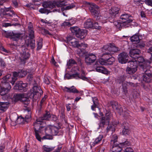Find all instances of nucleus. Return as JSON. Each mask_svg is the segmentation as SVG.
I'll return each instance as SVG.
<instances>
[{
	"instance_id": "1",
	"label": "nucleus",
	"mask_w": 152,
	"mask_h": 152,
	"mask_svg": "<svg viewBox=\"0 0 152 152\" xmlns=\"http://www.w3.org/2000/svg\"><path fill=\"white\" fill-rule=\"evenodd\" d=\"M67 5V3L66 1L59 0L44 2L42 4V6L45 8H53L55 7L56 6L58 7H62Z\"/></svg>"
},
{
	"instance_id": "2",
	"label": "nucleus",
	"mask_w": 152,
	"mask_h": 152,
	"mask_svg": "<svg viewBox=\"0 0 152 152\" xmlns=\"http://www.w3.org/2000/svg\"><path fill=\"white\" fill-rule=\"evenodd\" d=\"M87 4L88 5L89 8L92 15H94V18H96V20H98L101 19L100 14L98 10L99 7L95 4L92 3L88 2Z\"/></svg>"
},
{
	"instance_id": "3",
	"label": "nucleus",
	"mask_w": 152,
	"mask_h": 152,
	"mask_svg": "<svg viewBox=\"0 0 152 152\" xmlns=\"http://www.w3.org/2000/svg\"><path fill=\"white\" fill-rule=\"evenodd\" d=\"M102 58L99 60V63L101 64L106 65H111L113 64V62L115 61L114 58L111 55L108 56L107 58L105 57V56H106L107 54L108 55L110 53L108 52L105 51V52H103Z\"/></svg>"
},
{
	"instance_id": "4",
	"label": "nucleus",
	"mask_w": 152,
	"mask_h": 152,
	"mask_svg": "<svg viewBox=\"0 0 152 152\" xmlns=\"http://www.w3.org/2000/svg\"><path fill=\"white\" fill-rule=\"evenodd\" d=\"M43 94V91L39 87L34 86L30 90L28 95L30 98L34 99H37L39 96Z\"/></svg>"
},
{
	"instance_id": "5",
	"label": "nucleus",
	"mask_w": 152,
	"mask_h": 152,
	"mask_svg": "<svg viewBox=\"0 0 152 152\" xmlns=\"http://www.w3.org/2000/svg\"><path fill=\"white\" fill-rule=\"evenodd\" d=\"M33 129L34 130V134L35 135L36 139L39 141H41L42 138L41 134L43 131L44 128L43 126H41L38 123H34Z\"/></svg>"
},
{
	"instance_id": "6",
	"label": "nucleus",
	"mask_w": 152,
	"mask_h": 152,
	"mask_svg": "<svg viewBox=\"0 0 152 152\" xmlns=\"http://www.w3.org/2000/svg\"><path fill=\"white\" fill-rule=\"evenodd\" d=\"M120 50V49L118 47L115 46L114 45L109 43L104 46L102 48V51L103 52L105 51L108 52L112 54V53H117Z\"/></svg>"
},
{
	"instance_id": "7",
	"label": "nucleus",
	"mask_w": 152,
	"mask_h": 152,
	"mask_svg": "<svg viewBox=\"0 0 152 152\" xmlns=\"http://www.w3.org/2000/svg\"><path fill=\"white\" fill-rule=\"evenodd\" d=\"M2 34L6 37L9 38L14 41L18 40L22 35V34L20 33L6 31H4Z\"/></svg>"
},
{
	"instance_id": "8",
	"label": "nucleus",
	"mask_w": 152,
	"mask_h": 152,
	"mask_svg": "<svg viewBox=\"0 0 152 152\" xmlns=\"http://www.w3.org/2000/svg\"><path fill=\"white\" fill-rule=\"evenodd\" d=\"M7 86H4L1 87L0 90V95L2 96L1 98L4 100L7 99L8 98L7 93L10 91L11 88V86L10 83H7Z\"/></svg>"
},
{
	"instance_id": "9",
	"label": "nucleus",
	"mask_w": 152,
	"mask_h": 152,
	"mask_svg": "<svg viewBox=\"0 0 152 152\" xmlns=\"http://www.w3.org/2000/svg\"><path fill=\"white\" fill-rule=\"evenodd\" d=\"M112 117V114L108 112L105 114V116L102 117L100 119V121L99 124V128L102 129L104 127L106 123H109L110 118Z\"/></svg>"
},
{
	"instance_id": "10",
	"label": "nucleus",
	"mask_w": 152,
	"mask_h": 152,
	"mask_svg": "<svg viewBox=\"0 0 152 152\" xmlns=\"http://www.w3.org/2000/svg\"><path fill=\"white\" fill-rule=\"evenodd\" d=\"M132 16L128 14H122L120 17L121 19L122 20L123 25L124 27H128L129 24L132 21L131 18Z\"/></svg>"
},
{
	"instance_id": "11",
	"label": "nucleus",
	"mask_w": 152,
	"mask_h": 152,
	"mask_svg": "<svg viewBox=\"0 0 152 152\" xmlns=\"http://www.w3.org/2000/svg\"><path fill=\"white\" fill-rule=\"evenodd\" d=\"M96 59L95 55L93 53H87L85 55V61L87 65H91L94 63Z\"/></svg>"
},
{
	"instance_id": "12",
	"label": "nucleus",
	"mask_w": 152,
	"mask_h": 152,
	"mask_svg": "<svg viewBox=\"0 0 152 152\" xmlns=\"http://www.w3.org/2000/svg\"><path fill=\"white\" fill-rule=\"evenodd\" d=\"M21 51L20 52V56L19 57V59L21 62L25 63L24 61L28 58L30 54L28 52H27V49L25 46H22L21 47Z\"/></svg>"
},
{
	"instance_id": "13",
	"label": "nucleus",
	"mask_w": 152,
	"mask_h": 152,
	"mask_svg": "<svg viewBox=\"0 0 152 152\" xmlns=\"http://www.w3.org/2000/svg\"><path fill=\"white\" fill-rule=\"evenodd\" d=\"M130 39L132 42L136 44V45L135 46L137 48H142L145 46V45L144 43L140 42V39H139L138 36L137 35L135 34L133 35L130 37Z\"/></svg>"
},
{
	"instance_id": "14",
	"label": "nucleus",
	"mask_w": 152,
	"mask_h": 152,
	"mask_svg": "<svg viewBox=\"0 0 152 152\" xmlns=\"http://www.w3.org/2000/svg\"><path fill=\"white\" fill-rule=\"evenodd\" d=\"M150 64V63L148 62L147 63L145 62L143 64L140 65V69L141 71H142L144 72L143 75H152V73L151 71L149 69Z\"/></svg>"
},
{
	"instance_id": "15",
	"label": "nucleus",
	"mask_w": 152,
	"mask_h": 152,
	"mask_svg": "<svg viewBox=\"0 0 152 152\" xmlns=\"http://www.w3.org/2000/svg\"><path fill=\"white\" fill-rule=\"evenodd\" d=\"M99 62H99H96L94 65V70L99 72L105 74H107L108 73V71L107 69L102 66L101 65L102 64Z\"/></svg>"
},
{
	"instance_id": "16",
	"label": "nucleus",
	"mask_w": 152,
	"mask_h": 152,
	"mask_svg": "<svg viewBox=\"0 0 152 152\" xmlns=\"http://www.w3.org/2000/svg\"><path fill=\"white\" fill-rule=\"evenodd\" d=\"M14 88L19 90L21 92H25L27 89V84L23 83L22 81L17 82L14 86Z\"/></svg>"
},
{
	"instance_id": "17",
	"label": "nucleus",
	"mask_w": 152,
	"mask_h": 152,
	"mask_svg": "<svg viewBox=\"0 0 152 152\" xmlns=\"http://www.w3.org/2000/svg\"><path fill=\"white\" fill-rule=\"evenodd\" d=\"M51 117V115L50 113L46 111L45 113L42 116L39 117V118L37 119L35 122L36 123H38L40 125L42 124V123H45V122L43 121L48 120Z\"/></svg>"
},
{
	"instance_id": "18",
	"label": "nucleus",
	"mask_w": 152,
	"mask_h": 152,
	"mask_svg": "<svg viewBox=\"0 0 152 152\" xmlns=\"http://www.w3.org/2000/svg\"><path fill=\"white\" fill-rule=\"evenodd\" d=\"M118 61L121 64L126 63L128 59V55L127 53L123 52L119 54L118 56Z\"/></svg>"
},
{
	"instance_id": "19",
	"label": "nucleus",
	"mask_w": 152,
	"mask_h": 152,
	"mask_svg": "<svg viewBox=\"0 0 152 152\" xmlns=\"http://www.w3.org/2000/svg\"><path fill=\"white\" fill-rule=\"evenodd\" d=\"M87 47V45L83 43L80 44L79 47L77 50V53L80 56H83V55L85 54L86 51L85 48Z\"/></svg>"
},
{
	"instance_id": "20",
	"label": "nucleus",
	"mask_w": 152,
	"mask_h": 152,
	"mask_svg": "<svg viewBox=\"0 0 152 152\" xmlns=\"http://www.w3.org/2000/svg\"><path fill=\"white\" fill-rule=\"evenodd\" d=\"M122 128L123 129L122 133L125 135H128L130 133L129 125L128 123L124 122L122 125Z\"/></svg>"
},
{
	"instance_id": "21",
	"label": "nucleus",
	"mask_w": 152,
	"mask_h": 152,
	"mask_svg": "<svg viewBox=\"0 0 152 152\" xmlns=\"http://www.w3.org/2000/svg\"><path fill=\"white\" fill-rule=\"evenodd\" d=\"M26 39L25 40V44L28 47H30L31 49H34L35 46V40L33 39L35 37L34 36V37L32 38H30Z\"/></svg>"
},
{
	"instance_id": "22",
	"label": "nucleus",
	"mask_w": 152,
	"mask_h": 152,
	"mask_svg": "<svg viewBox=\"0 0 152 152\" xmlns=\"http://www.w3.org/2000/svg\"><path fill=\"white\" fill-rule=\"evenodd\" d=\"M71 77L72 78L77 79L80 78L84 80L87 81L88 79L86 77L85 72L83 71H82L81 75H79L78 73H76L75 74H73L71 75Z\"/></svg>"
},
{
	"instance_id": "23",
	"label": "nucleus",
	"mask_w": 152,
	"mask_h": 152,
	"mask_svg": "<svg viewBox=\"0 0 152 152\" xmlns=\"http://www.w3.org/2000/svg\"><path fill=\"white\" fill-rule=\"evenodd\" d=\"M130 56L133 58H136L137 56H139L141 53L140 50L137 48L132 49L129 52Z\"/></svg>"
},
{
	"instance_id": "24",
	"label": "nucleus",
	"mask_w": 152,
	"mask_h": 152,
	"mask_svg": "<svg viewBox=\"0 0 152 152\" xmlns=\"http://www.w3.org/2000/svg\"><path fill=\"white\" fill-rule=\"evenodd\" d=\"M87 34V30L86 29H79L76 34V36L81 39L84 38Z\"/></svg>"
},
{
	"instance_id": "25",
	"label": "nucleus",
	"mask_w": 152,
	"mask_h": 152,
	"mask_svg": "<svg viewBox=\"0 0 152 152\" xmlns=\"http://www.w3.org/2000/svg\"><path fill=\"white\" fill-rule=\"evenodd\" d=\"M64 90L67 92L74 94L78 93H79V91L74 86H72L70 88H68L65 86L64 88Z\"/></svg>"
},
{
	"instance_id": "26",
	"label": "nucleus",
	"mask_w": 152,
	"mask_h": 152,
	"mask_svg": "<svg viewBox=\"0 0 152 152\" xmlns=\"http://www.w3.org/2000/svg\"><path fill=\"white\" fill-rule=\"evenodd\" d=\"M110 103L112 108L114 109L119 110L121 112L122 111V112L123 109L121 107V106L119 105L118 102L114 101H112Z\"/></svg>"
},
{
	"instance_id": "27",
	"label": "nucleus",
	"mask_w": 152,
	"mask_h": 152,
	"mask_svg": "<svg viewBox=\"0 0 152 152\" xmlns=\"http://www.w3.org/2000/svg\"><path fill=\"white\" fill-rule=\"evenodd\" d=\"M120 10L119 8L113 7L109 10V13L112 16L115 17V15L118 14Z\"/></svg>"
},
{
	"instance_id": "28",
	"label": "nucleus",
	"mask_w": 152,
	"mask_h": 152,
	"mask_svg": "<svg viewBox=\"0 0 152 152\" xmlns=\"http://www.w3.org/2000/svg\"><path fill=\"white\" fill-rule=\"evenodd\" d=\"M112 144L113 146L111 152H120L122 150V148L118 144L115 143Z\"/></svg>"
},
{
	"instance_id": "29",
	"label": "nucleus",
	"mask_w": 152,
	"mask_h": 152,
	"mask_svg": "<svg viewBox=\"0 0 152 152\" xmlns=\"http://www.w3.org/2000/svg\"><path fill=\"white\" fill-rule=\"evenodd\" d=\"M50 127L52 135L53 136L57 135L58 133L59 130L60 129V128L54 126H50Z\"/></svg>"
},
{
	"instance_id": "30",
	"label": "nucleus",
	"mask_w": 152,
	"mask_h": 152,
	"mask_svg": "<svg viewBox=\"0 0 152 152\" xmlns=\"http://www.w3.org/2000/svg\"><path fill=\"white\" fill-rule=\"evenodd\" d=\"M41 126H43L44 127L43 129V131H45V134H51V129L50 126H46V124L45 123H42V124L40 125Z\"/></svg>"
},
{
	"instance_id": "31",
	"label": "nucleus",
	"mask_w": 152,
	"mask_h": 152,
	"mask_svg": "<svg viewBox=\"0 0 152 152\" xmlns=\"http://www.w3.org/2000/svg\"><path fill=\"white\" fill-rule=\"evenodd\" d=\"M93 20L90 18L88 19L84 23V26L85 28H91L93 27Z\"/></svg>"
},
{
	"instance_id": "32",
	"label": "nucleus",
	"mask_w": 152,
	"mask_h": 152,
	"mask_svg": "<svg viewBox=\"0 0 152 152\" xmlns=\"http://www.w3.org/2000/svg\"><path fill=\"white\" fill-rule=\"evenodd\" d=\"M138 64L137 61L135 59L133 60H132L128 62V66L127 67H137Z\"/></svg>"
},
{
	"instance_id": "33",
	"label": "nucleus",
	"mask_w": 152,
	"mask_h": 152,
	"mask_svg": "<svg viewBox=\"0 0 152 152\" xmlns=\"http://www.w3.org/2000/svg\"><path fill=\"white\" fill-rule=\"evenodd\" d=\"M9 103L8 102H0V110L3 112H5L7 109Z\"/></svg>"
},
{
	"instance_id": "34",
	"label": "nucleus",
	"mask_w": 152,
	"mask_h": 152,
	"mask_svg": "<svg viewBox=\"0 0 152 152\" xmlns=\"http://www.w3.org/2000/svg\"><path fill=\"white\" fill-rule=\"evenodd\" d=\"M142 79L145 82L148 83L152 82V75H143L142 76Z\"/></svg>"
},
{
	"instance_id": "35",
	"label": "nucleus",
	"mask_w": 152,
	"mask_h": 152,
	"mask_svg": "<svg viewBox=\"0 0 152 152\" xmlns=\"http://www.w3.org/2000/svg\"><path fill=\"white\" fill-rule=\"evenodd\" d=\"M69 44L71 45L73 47L77 48L78 49L79 47L80 43L79 42L75 39L71 40L69 42Z\"/></svg>"
},
{
	"instance_id": "36",
	"label": "nucleus",
	"mask_w": 152,
	"mask_h": 152,
	"mask_svg": "<svg viewBox=\"0 0 152 152\" xmlns=\"http://www.w3.org/2000/svg\"><path fill=\"white\" fill-rule=\"evenodd\" d=\"M134 60H136L137 61V62H138L139 63H141V64H139V65L140 64H143L145 62L146 63H147L148 61L145 62V60L141 56H137L136 58H134Z\"/></svg>"
},
{
	"instance_id": "37",
	"label": "nucleus",
	"mask_w": 152,
	"mask_h": 152,
	"mask_svg": "<svg viewBox=\"0 0 152 152\" xmlns=\"http://www.w3.org/2000/svg\"><path fill=\"white\" fill-rule=\"evenodd\" d=\"M28 30L29 37L31 38L34 37V32L33 28L32 25H29L28 27Z\"/></svg>"
},
{
	"instance_id": "38",
	"label": "nucleus",
	"mask_w": 152,
	"mask_h": 152,
	"mask_svg": "<svg viewBox=\"0 0 152 152\" xmlns=\"http://www.w3.org/2000/svg\"><path fill=\"white\" fill-rule=\"evenodd\" d=\"M94 104L91 106V109L94 110V109L96 107H97L98 104L97 98L96 97L92 98Z\"/></svg>"
},
{
	"instance_id": "39",
	"label": "nucleus",
	"mask_w": 152,
	"mask_h": 152,
	"mask_svg": "<svg viewBox=\"0 0 152 152\" xmlns=\"http://www.w3.org/2000/svg\"><path fill=\"white\" fill-rule=\"evenodd\" d=\"M137 67H127L126 70L129 74H132L134 73L137 70Z\"/></svg>"
},
{
	"instance_id": "40",
	"label": "nucleus",
	"mask_w": 152,
	"mask_h": 152,
	"mask_svg": "<svg viewBox=\"0 0 152 152\" xmlns=\"http://www.w3.org/2000/svg\"><path fill=\"white\" fill-rule=\"evenodd\" d=\"M115 126L113 124H109L106 128L107 132L111 131L112 133L114 132L115 130Z\"/></svg>"
},
{
	"instance_id": "41",
	"label": "nucleus",
	"mask_w": 152,
	"mask_h": 152,
	"mask_svg": "<svg viewBox=\"0 0 152 152\" xmlns=\"http://www.w3.org/2000/svg\"><path fill=\"white\" fill-rule=\"evenodd\" d=\"M20 101L25 105H27L30 103V100L29 98L27 97H25L23 94Z\"/></svg>"
},
{
	"instance_id": "42",
	"label": "nucleus",
	"mask_w": 152,
	"mask_h": 152,
	"mask_svg": "<svg viewBox=\"0 0 152 152\" xmlns=\"http://www.w3.org/2000/svg\"><path fill=\"white\" fill-rule=\"evenodd\" d=\"M23 94H18L14 95L13 98L15 101L17 102L19 100L21 101V99L23 96Z\"/></svg>"
},
{
	"instance_id": "43",
	"label": "nucleus",
	"mask_w": 152,
	"mask_h": 152,
	"mask_svg": "<svg viewBox=\"0 0 152 152\" xmlns=\"http://www.w3.org/2000/svg\"><path fill=\"white\" fill-rule=\"evenodd\" d=\"M71 21L72 20H69V21L68 22L65 21L63 23H62L61 26H70L75 23V21H74L73 22H72Z\"/></svg>"
},
{
	"instance_id": "44",
	"label": "nucleus",
	"mask_w": 152,
	"mask_h": 152,
	"mask_svg": "<svg viewBox=\"0 0 152 152\" xmlns=\"http://www.w3.org/2000/svg\"><path fill=\"white\" fill-rule=\"evenodd\" d=\"M56 11V9H54L53 10V12ZM39 11L41 13H47V14L50 12H52V11H50L49 10H48V9L44 8L41 9L39 10Z\"/></svg>"
},
{
	"instance_id": "45",
	"label": "nucleus",
	"mask_w": 152,
	"mask_h": 152,
	"mask_svg": "<svg viewBox=\"0 0 152 152\" xmlns=\"http://www.w3.org/2000/svg\"><path fill=\"white\" fill-rule=\"evenodd\" d=\"M9 8H1L0 9V15L1 16H2L4 17V16L5 15V14H6L7 12H8L9 11Z\"/></svg>"
},
{
	"instance_id": "46",
	"label": "nucleus",
	"mask_w": 152,
	"mask_h": 152,
	"mask_svg": "<svg viewBox=\"0 0 152 152\" xmlns=\"http://www.w3.org/2000/svg\"><path fill=\"white\" fill-rule=\"evenodd\" d=\"M27 74V72L26 71L23 70H20L18 71V77L22 78L25 76Z\"/></svg>"
},
{
	"instance_id": "47",
	"label": "nucleus",
	"mask_w": 152,
	"mask_h": 152,
	"mask_svg": "<svg viewBox=\"0 0 152 152\" xmlns=\"http://www.w3.org/2000/svg\"><path fill=\"white\" fill-rule=\"evenodd\" d=\"M4 16H6L7 17H15V16H18L17 15H15L13 11H11L9 12H7L5 14Z\"/></svg>"
},
{
	"instance_id": "48",
	"label": "nucleus",
	"mask_w": 152,
	"mask_h": 152,
	"mask_svg": "<svg viewBox=\"0 0 152 152\" xmlns=\"http://www.w3.org/2000/svg\"><path fill=\"white\" fill-rule=\"evenodd\" d=\"M126 79V76L124 75H122L118 77V82L119 83H122L124 82Z\"/></svg>"
},
{
	"instance_id": "49",
	"label": "nucleus",
	"mask_w": 152,
	"mask_h": 152,
	"mask_svg": "<svg viewBox=\"0 0 152 152\" xmlns=\"http://www.w3.org/2000/svg\"><path fill=\"white\" fill-rule=\"evenodd\" d=\"M79 29V28L77 26L72 27L70 28L71 32L75 35Z\"/></svg>"
},
{
	"instance_id": "50",
	"label": "nucleus",
	"mask_w": 152,
	"mask_h": 152,
	"mask_svg": "<svg viewBox=\"0 0 152 152\" xmlns=\"http://www.w3.org/2000/svg\"><path fill=\"white\" fill-rule=\"evenodd\" d=\"M103 138V136L102 135H99V137L96 138L94 142H93L94 145L97 144L99 143V142L101 141Z\"/></svg>"
},
{
	"instance_id": "51",
	"label": "nucleus",
	"mask_w": 152,
	"mask_h": 152,
	"mask_svg": "<svg viewBox=\"0 0 152 152\" xmlns=\"http://www.w3.org/2000/svg\"><path fill=\"white\" fill-rule=\"evenodd\" d=\"M17 124H23L25 122L24 118L21 116L18 117L16 120Z\"/></svg>"
},
{
	"instance_id": "52",
	"label": "nucleus",
	"mask_w": 152,
	"mask_h": 152,
	"mask_svg": "<svg viewBox=\"0 0 152 152\" xmlns=\"http://www.w3.org/2000/svg\"><path fill=\"white\" fill-rule=\"evenodd\" d=\"M75 6L73 4H69V5L67 6L66 7H63L61 8V10L64 11V10H69L75 7Z\"/></svg>"
},
{
	"instance_id": "53",
	"label": "nucleus",
	"mask_w": 152,
	"mask_h": 152,
	"mask_svg": "<svg viewBox=\"0 0 152 152\" xmlns=\"http://www.w3.org/2000/svg\"><path fill=\"white\" fill-rule=\"evenodd\" d=\"M13 76L14 78H12V84H14L17 79V77H18V72H13Z\"/></svg>"
},
{
	"instance_id": "54",
	"label": "nucleus",
	"mask_w": 152,
	"mask_h": 152,
	"mask_svg": "<svg viewBox=\"0 0 152 152\" xmlns=\"http://www.w3.org/2000/svg\"><path fill=\"white\" fill-rule=\"evenodd\" d=\"M52 134H45V135L42 137V140H45V139H48V140H52L53 139V137H52Z\"/></svg>"
},
{
	"instance_id": "55",
	"label": "nucleus",
	"mask_w": 152,
	"mask_h": 152,
	"mask_svg": "<svg viewBox=\"0 0 152 152\" xmlns=\"http://www.w3.org/2000/svg\"><path fill=\"white\" fill-rule=\"evenodd\" d=\"M76 64V62L74 59H70L67 62V64L69 68H70L69 66H71Z\"/></svg>"
},
{
	"instance_id": "56",
	"label": "nucleus",
	"mask_w": 152,
	"mask_h": 152,
	"mask_svg": "<svg viewBox=\"0 0 152 152\" xmlns=\"http://www.w3.org/2000/svg\"><path fill=\"white\" fill-rule=\"evenodd\" d=\"M118 137L116 135L114 134L113 135L112 139L111 140V144H114L117 141Z\"/></svg>"
},
{
	"instance_id": "57",
	"label": "nucleus",
	"mask_w": 152,
	"mask_h": 152,
	"mask_svg": "<svg viewBox=\"0 0 152 152\" xmlns=\"http://www.w3.org/2000/svg\"><path fill=\"white\" fill-rule=\"evenodd\" d=\"M92 27L94 28L97 29H100L101 28V27L99 24V23L97 22H94V23H93V26Z\"/></svg>"
},
{
	"instance_id": "58",
	"label": "nucleus",
	"mask_w": 152,
	"mask_h": 152,
	"mask_svg": "<svg viewBox=\"0 0 152 152\" xmlns=\"http://www.w3.org/2000/svg\"><path fill=\"white\" fill-rule=\"evenodd\" d=\"M1 82L3 84V86H7V83H9L8 82V80L5 78L4 77L2 79H1Z\"/></svg>"
},
{
	"instance_id": "59",
	"label": "nucleus",
	"mask_w": 152,
	"mask_h": 152,
	"mask_svg": "<svg viewBox=\"0 0 152 152\" xmlns=\"http://www.w3.org/2000/svg\"><path fill=\"white\" fill-rule=\"evenodd\" d=\"M31 115L30 113H28V114L26 115L24 118L25 122H28L31 120Z\"/></svg>"
},
{
	"instance_id": "60",
	"label": "nucleus",
	"mask_w": 152,
	"mask_h": 152,
	"mask_svg": "<svg viewBox=\"0 0 152 152\" xmlns=\"http://www.w3.org/2000/svg\"><path fill=\"white\" fill-rule=\"evenodd\" d=\"M42 39H40L39 41L38 42L37 44V50H39L42 47Z\"/></svg>"
},
{
	"instance_id": "61",
	"label": "nucleus",
	"mask_w": 152,
	"mask_h": 152,
	"mask_svg": "<svg viewBox=\"0 0 152 152\" xmlns=\"http://www.w3.org/2000/svg\"><path fill=\"white\" fill-rule=\"evenodd\" d=\"M120 113H122V115H124V116L125 118H127L129 117V113L127 111H125L124 110V112H123V111L122 112V111L121 112L119 111Z\"/></svg>"
},
{
	"instance_id": "62",
	"label": "nucleus",
	"mask_w": 152,
	"mask_h": 152,
	"mask_svg": "<svg viewBox=\"0 0 152 152\" xmlns=\"http://www.w3.org/2000/svg\"><path fill=\"white\" fill-rule=\"evenodd\" d=\"M114 24L115 26H116L117 28H120L121 26H123L122 23L119 22L118 21H115Z\"/></svg>"
},
{
	"instance_id": "63",
	"label": "nucleus",
	"mask_w": 152,
	"mask_h": 152,
	"mask_svg": "<svg viewBox=\"0 0 152 152\" xmlns=\"http://www.w3.org/2000/svg\"><path fill=\"white\" fill-rule=\"evenodd\" d=\"M144 1L146 4L152 6V0H145Z\"/></svg>"
},
{
	"instance_id": "64",
	"label": "nucleus",
	"mask_w": 152,
	"mask_h": 152,
	"mask_svg": "<svg viewBox=\"0 0 152 152\" xmlns=\"http://www.w3.org/2000/svg\"><path fill=\"white\" fill-rule=\"evenodd\" d=\"M50 118H51L52 121L55 122H58V118L56 115H51V117H50Z\"/></svg>"
}]
</instances>
